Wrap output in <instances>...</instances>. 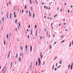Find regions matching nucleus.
Returning a JSON list of instances; mask_svg holds the SVG:
<instances>
[{
  "instance_id": "54",
  "label": "nucleus",
  "mask_w": 73,
  "mask_h": 73,
  "mask_svg": "<svg viewBox=\"0 0 73 73\" xmlns=\"http://www.w3.org/2000/svg\"><path fill=\"white\" fill-rule=\"evenodd\" d=\"M72 45H73V41H72Z\"/></svg>"
},
{
  "instance_id": "20",
  "label": "nucleus",
  "mask_w": 73,
  "mask_h": 73,
  "mask_svg": "<svg viewBox=\"0 0 73 73\" xmlns=\"http://www.w3.org/2000/svg\"><path fill=\"white\" fill-rule=\"evenodd\" d=\"M70 45H69V46H71V42H70Z\"/></svg>"
},
{
  "instance_id": "23",
  "label": "nucleus",
  "mask_w": 73,
  "mask_h": 73,
  "mask_svg": "<svg viewBox=\"0 0 73 73\" xmlns=\"http://www.w3.org/2000/svg\"><path fill=\"white\" fill-rule=\"evenodd\" d=\"M17 56H18V54H17L16 56V58H17Z\"/></svg>"
},
{
  "instance_id": "12",
  "label": "nucleus",
  "mask_w": 73,
  "mask_h": 73,
  "mask_svg": "<svg viewBox=\"0 0 73 73\" xmlns=\"http://www.w3.org/2000/svg\"><path fill=\"white\" fill-rule=\"evenodd\" d=\"M6 37H7V39H8V34H7V36H6Z\"/></svg>"
},
{
  "instance_id": "10",
  "label": "nucleus",
  "mask_w": 73,
  "mask_h": 73,
  "mask_svg": "<svg viewBox=\"0 0 73 73\" xmlns=\"http://www.w3.org/2000/svg\"><path fill=\"white\" fill-rule=\"evenodd\" d=\"M54 65H53L52 67V70H53V69H54Z\"/></svg>"
},
{
  "instance_id": "50",
  "label": "nucleus",
  "mask_w": 73,
  "mask_h": 73,
  "mask_svg": "<svg viewBox=\"0 0 73 73\" xmlns=\"http://www.w3.org/2000/svg\"><path fill=\"white\" fill-rule=\"evenodd\" d=\"M26 8H27V6H26L25 7V9H26Z\"/></svg>"
},
{
  "instance_id": "43",
  "label": "nucleus",
  "mask_w": 73,
  "mask_h": 73,
  "mask_svg": "<svg viewBox=\"0 0 73 73\" xmlns=\"http://www.w3.org/2000/svg\"><path fill=\"white\" fill-rule=\"evenodd\" d=\"M57 16V14L54 16V17H55Z\"/></svg>"
},
{
  "instance_id": "45",
  "label": "nucleus",
  "mask_w": 73,
  "mask_h": 73,
  "mask_svg": "<svg viewBox=\"0 0 73 73\" xmlns=\"http://www.w3.org/2000/svg\"><path fill=\"white\" fill-rule=\"evenodd\" d=\"M31 27V26L30 25H29V28H30V27Z\"/></svg>"
},
{
  "instance_id": "14",
  "label": "nucleus",
  "mask_w": 73,
  "mask_h": 73,
  "mask_svg": "<svg viewBox=\"0 0 73 73\" xmlns=\"http://www.w3.org/2000/svg\"><path fill=\"white\" fill-rule=\"evenodd\" d=\"M33 18H35V13H33Z\"/></svg>"
},
{
  "instance_id": "6",
  "label": "nucleus",
  "mask_w": 73,
  "mask_h": 73,
  "mask_svg": "<svg viewBox=\"0 0 73 73\" xmlns=\"http://www.w3.org/2000/svg\"><path fill=\"white\" fill-rule=\"evenodd\" d=\"M32 29H31V35H32Z\"/></svg>"
},
{
  "instance_id": "24",
  "label": "nucleus",
  "mask_w": 73,
  "mask_h": 73,
  "mask_svg": "<svg viewBox=\"0 0 73 73\" xmlns=\"http://www.w3.org/2000/svg\"><path fill=\"white\" fill-rule=\"evenodd\" d=\"M46 33H47L46 36H47V37H48V32H47Z\"/></svg>"
},
{
  "instance_id": "63",
  "label": "nucleus",
  "mask_w": 73,
  "mask_h": 73,
  "mask_svg": "<svg viewBox=\"0 0 73 73\" xmlns=\"http://www.w3.org/2000/svg\"><path fill=\"white\" fill-rule=\"evenodd\" d=\"M17 29H16H16H15V31H17Z\"/></svg>"
},
{
  "instance_id": "27",
  "label": "nucleus",
  "mask_w": 73,
  "mask_h": 73,
  "mask_svg": "<svg viewBox=\"0 0 73 73\" xmlns=\"http://www.w3.org/2000/svg\"><path fill=\"white\" fill-rule=\"evenodd\" d=\"M56 70H57V68L56 67L54 69V70H55V71H56Z\"/></svg>"
},
{
  "instance_id": "8",
  "label": "nucleus",
  "mask_w": 73,
  "mask_h": 73,
  "mask_svg": "<svg viewBox=\"0 0 73 73\" xmlns=\"http://www.w3.org/2000/svg\"><path fill=\"white\" fill-rule=\"evenodd\" d=\"M18 25L20 27H21V26H20V22H19L18 23Z\"/></svg>"
},
{
  "instance_id": "49",
  "label": "nucleus",
  "mask_w": 73,
  "mask_h": 73,
  "mask_svg": "<svg viewBox=\"0 0 73 73\" xmlns=\"http://www.w3.org/2000/svg\"><path fill=\"white\" fill-rule=\"evenodd\" d=\"M15 11L16 10V6H15L14 7Z\"/></svg>"
},
{
  "instance_id": "51",
  "label": "nucleus",
  "mask_w": 73,
  "mask_h": 73,
  "mask_svg": "<svg viewBox=\"0 0 73 73\" xmlns=\"http://www.w3.org/2000/svg\"><path fill=\"white\" fill-rule=\"evenodd\" d=\"M48 7H46V9H48Z\"/></svg>"
},
{
  "instance_id": "58",
  "label": "nucleus",
  "mask_w": 73,
  "mask_h": 73,
  "mask_svg": "<svg viewBox=\"0 0 73 73\" xmlns=\"http://www.w3.org/2000/svg\"><path fill=\"white\" fill-rule=\"evenodd\" d=\"M51 48H52V47H50L49 48L50 49H51Z\"/></svg>"
},
{
  "instance_id": "59",
  "label": "nucleus",
  "mask_w": 73,
  "mask_h": 73,
  "mask_svg": "<svg viewBox=\"0 0 73 73\" xmlns=\"http://www.w3.org/2000/svg\"><path fill=\"white\" fill-rule=\"evenodd\" d=\"M55 36V35H54L53 36V37H54Z\"/></svg>"
},
{
  "instance_id": "25",
  "label": "nucleus",
  "mask_w": 73,
  "mask_h": 73,
  "mask_svg": "<svg viewBox=\"0 0 73 73\" xmlns=\"http://www.w3.org/2000/svg\"><path fill=\"white\" fill-rule=\"evenodd\" d=\"M40 57H41V58H42V57H43V56L40 55Z\"/></svg>"
},
{
  "instance_id": "46",
  "label": "nucleus",
  "mask_w": 73,
  "mask_h": 73,
  "mask_svg": "<svg viewBox=\"0 0 73 73\" xmlns=\"http://www.w3.org/2000/svg\"><path fill=\"white\" fill-rule=\"evenodd\" d=\"M6 71H7V69H6V70H5V71H4L3 72H4V73H5V72H6Z\"/></svg>"
},
{
  "instance_id": "37",
  "label": "nucleus",
  "mask_w": 73,
  "mask_h": 73,
  "mask_svg": "<svg viewBox=\"0 0 73 73\" xmlns=\"http://www.w3.org/2000/svg\"><path fill=\"white\" fill-rule=\"evenodd\" d=\"M71 66L73 67V62H72V63L71 65Z\"/></svg>"
},
{
  "instance_id": "19",
  "label": "nucleus",
  "mask_w": 73,
  "mask_h": 73,
  "mask_svg": "<svg viewBox=\"0 0 73 73\" xmlns=\"http://www.w3.org/2000/svg\"><path fill=\"white\" fill-rule=\"evenodd\" d=\"M4 17H3L2 18V21H3V22L4 21Z\"/></svg>"
},
{
  "instance_id": "13",
  "label": "nucleus",
  "mask_w": 73,
  "mask_h": 73,
  "mask_svg": "<svg viewBox=\"0 0 73 73\" xmlns=\"http://www.w3.org/2000/svg\"><path fill=\"white\" fill-rule=\"evenodd\" d=\"M9 54H8V55L7 56V59H8V58H9Z\"/></svg>"
},
{
  "instance_id": "15",
  "label": "nucleus",
  "mask_w": 73,
  "mask_h": 73,
  "mask_svg": "<svg viewBox=\"0 0 73 73\" xmlns=\"http://www.w3.org/2000/svg\"><path fill=\"white\" fill-rule=\"evenodd\" d=\"M32 66V63H31V66H30L31 68Z\"/></svg>"
},
{
  "instance_id": "28",
  "label": "nucleus",
  "mask_w": 73,
  "mask_h": 73,
  "mask_svg": "<svg viewBox=\"0 0 73 73\" xmlns=\"http://www.w3.org/2000/svg\"><path fill=\"white\" fill-rule=\"evenodd\" d=\"M35 2H36V4H37V0L35 1Z\"/></svg>"
},
{
  "instance_id": "38",
  "label": "nucleus",
  "mask_w": 73,
  "mask_h": 73,
  "mask_svg": "<svg viewBox=\"0 0 73 73\" xmlns=\"http://www.w3.org/2000/svg\"><path fill=\"white\" fill-rule=\"evenodd\" d=\"M42 36H40V40H41V39H42Z\"/></svg>"
},
{
  "instance_id": "31",
  "label": "nucleus",
  "mask_w": 73,
  "mask_h": 73,
  "mask_svg": "<svg viewBox=\"0 0 73 73\" xmlns=\"http://www.w3.org/2000/svg\"><path fill=\"white\" fill-rule=\"evenodd\" d=\"M15 23L16 24H17V20H15Z\"/></svg>"
},
{
  "instance_id": "18",
  "label": "nucleus",
  "mask_w": 73,
  "mask_h": 73,
  "mask_svg": "<svg viewBox=\"0 0 73 73\" xmlns=\"http://www.w3.org/2000/svg\"><path fill=\"white\" fill-rule=\"evenodd\" d=\"M5 44H6V42L5 40H4V45H5Z\"/></svg>"
},
{
  "instance_id": "41",
  "label": "nucleus",
  "mask_w": 73,
  "mask_h": 73,
  "mask_svg": "<svg viewBox=\"0 0 73 73\" xmlns=\"http://www.w3.org/2000/svg\"><path fill=\"white\" fill-rule=\"evenodd\" d=\"M12 63H13V62H12L11 63V66H12Z\"/></svg>"
},
{
  "instance_id": "55",
  "label": "nucleus",
  "mask_w": 73,
  "mask_h": 73,
  "mask_svg": "<svg viewBox=\"0 0 73 73\" xmlns=\"http://www.w3.org/2000/svg\"><path fill=\"white\" fill-rule=\"evenodd\" d=\"M57 58V57L56 56V57H55V59H56V58Z\"/></svg>"
},
{
  "instance_id": "64",
  "label": "nucleus",
  "mask_w": 73,
  "mask_h": 73,
  "mask_svg": "<svg viewBox=\"0 0 73 73\" xmlns=\"http://www.w3.org/2000/svg\"><path fill=\"white\" fill-rule=\"evenodd\" d=\"M68 31V30L66 29L65 30V31H66H66Z\"/></svg>"
},
{
  "instance_id": "11",
  "label": "nucleus",
  "mask_w": 73,
  "mask_h": 73,
  "mask_svg": "<svg viewBox=\"0 0 73 73\" xmlns=\"http://www.w3.org/2000/svg\"><path fill=\"white\" fill-rule=\"evenodd\" d=\"M60 64H62V61H61V60H60L59 62Z\"/></svg>"
},
{
  "instance_id": "16",
  "label": "nucleus",
  "mask_w": 73,
  "mask_h": 73,
  "mask_svg": "<svg viewBox=\"0 0 73 73\" xmlns=\"http://www.w3.org/2000/svg\"><path fill=\"white\" fill-rule=\"evenodd\" d=\"M64 41H65V40H63L60 43H62V42H64Z\"/></svg>"
},
{
  "instance_id": "39",
  "label": "nucleus",
  "mask_w": 73,
  "mask_h": 73,
  "mask_svg": "<svg viewBox=\"0 0 73 73\" xmlns=\"http://www.w3.org/2000/svg\"><path fill=\"white\" fill-rule=\"evenodd\" d=\"M16 15V13L15 12H14V15Z\"/></svg>"
},
{
  "instance_id": "22",
  "label": "nucleus",
  "mask_w": 73,
  "mask_h": 73,
  "mask_svg": "<svg viewBox=\"0 0 73 73\" xmlns=\"http://www.w3.org/2000/svg\"><path fill=\"white\" fill-rule=\"evenodd\" d=\"M31 11H32L33 10V9L32 8V7H31Z\"/></svg>"
},
{
  "instance_id": "34",
  "label": "nucleus",
  "mask_w": 73,
  "mask_h": 73,
  "mask_svg": "<svg viewBox=\"0 0 73 73\" xmlns=\"http://www.w3.org/2000/svg\"><path fill=\"white\" fill-rule=\"evenodd\" d=\"M58 65V63H56V66H57V65Z\"/></svg>"
},
{
  "instance_id": "4",
  "label": "nucleus",
  "mask_w": 73,
  "mask_h": 73,
  "mask_svg": "<svg viewBox=\"0 0 73 73\" xmlns=\"http://www.w3.org/2000/svg\"><path fill=\"white\" fill-rule=\"evenodd\" d=\"M29 16L30 17H31V12H30V11H29Z\"/></svg>"
},
{
  "instance_id": "57",
  "label": "nucleus",
  "mask_w": 73,
  "mask_h": 73,
  "mask_svg": "<svg viewBox=\"0 0 73 73\" xmlns=\"http://www.w3.org/2000/svg\"><path fill=\"white\" fill-rule=\"evenodd\" d=\"M71 7L73 8V6L72 5H71Z\"/></svg>"
},
{
  "instance_id": "56",
  "label": "nucleus",
  "mask_w": 73,
  "mask_h": 73,
  "mask_svg": "<svg viewBox=\"0 0 73 73\" xmlns=\"http://www.w3.org/2000/svg\"><path fill=\"white\" fill-rule=\"evenodd\" d=\"M4 70V68H3V70H2V71L3 72V70Z\"/></svg>"
},
{
  "instance_id": "40",
  "label": "nucleus",
  "mask_w": 73,
  "mask_h": 73,
  "mask_svg": "<svg viewBox=\"0 0 73 73\" xmlns=\"http://www.w3.org/2000/svg\"><path fill=\"white\" fill-rule=\"evenodd\" d=\"M56 43H57V42H55L54 43V45H55V44H56Z\"/></svg>"
},
{
  "instance_id": "17",
  "label": "nucleus",
  "mask_w": 73,
  "mask_h": 73,
  "mask_svg": "<svg viewBox=\"0 0 73 73\" xmlns=\"http://www.w3.org/2000/svg\"><path fill=\"white\" fill-rule=\"evenodd\" d=\"M10 19H11V14L10 15Z\"/></svg>"
},
{
  "instance_id": "32",
  "label": "nucleus",
  "mask_w": 73,
  "mask_h": 73,
  "mask_svg": "<svg viewBox=\"0 0 73 73\" xmlns=\"http://www.w3.org/2000/svg\"><path fill=\"white\" fill-rule=\"evenodd\" d=\"M23 12H24V10L23 9L22 10V13H23Z\"/></svg>"
},
{
  "instance_id": "29",
  "label": "nucleus",
  "mask_w": 73,
  "mask_h": 73,
  "mask_svg": "<svg viewBox=\"0 0 73 73\" xmlns=\"http://www.w3.org/2000/svg\"><path fill=\"white\" fill-rule=\"evenodd\" d=\"M10 53H11V51H9V53L8 54L10 55Z\"/></svg>"
},
{
  "instance_id": "61",
  "label": "nucleus",
  "mask_w": 73,
  "mask_h": 73,
  "mask_svg": "<svg viewBox=\"0 0 73 73\" xmlns=\"http://www.w3.org/2000/svg\"><path fill=\"white\" fill-rule=\"evenodd\" d=\"M40 56L42 55V54L41 53V52H40Z\"/></svg>"
},
{
  "instance_id": "30",
  "label": "nucleus",
  "mask_w": 73,
  "mask_h": 73,
  "mask_svg": "<svg viewBox=\"0 0 73 73\" xmlns=\"http://www.w3.org/2000/svg\"><path fill=\"white\" fill-rule=\"evenodd\" d=\"M52 24H53V23H52L51 24V27H52Z\"/></svg>"
},
{
  "instance_id": "44",
  "label": "nucleus",
  "mask_w": 73,
  "mask_h": 73,
  "mask_svg": "<svg viewBox=\"0 0 73 73\" xmlns=\"http://www.w3.org/2000/svg\"><path fill=\"white\" fill-rule=\"evenodd\" d=\"M27 37L28 38H29V35H28Z\"/></svg>"
},
{
  "instance_id": "5",
  "label": "nucleus",
  "mask_w": 73,
  "mask_h": 73,
  "mask_svg": "<svg viewBox=\"0 0 73 73\" xmlns=\"http://www.w3.org/2000/svg\"><path fill=\"white\" fill-rule=\"evenodd\" d=\"M19 61L20 62L21 61V57H20L19 59Z\"/></svg>"
},
{
  "instance_id": "42",
  "label": "nucleus",
  "mask_w": 73,
  "mask_h": 73,
  "mask_svg": "<svg viewBox=\"0 0 73 73\" xmlns=\"http://www.w3.org/2000/svg\"><path fill=\"white\" fill-rule=\"evenodd\" d=\"M70 64L69 66H68V68H70Z\"/></svg>"
},
{
  "instance_id": "2",
  "label": "nucleus",
  "mask_w": 73,
  "mask_h": 73,
  "mask_svg": "<svg viewBox=\"0 0 73 73\" xmlns=\"http://www.w3.org/2000/svg\"><path fill=\"white\" fill-rule=\"evenodd\" d=\"M30 50L31 52H32V46H31L30 47Z\"/></svg>"
},
{
  "instance_id": "52",
  "label": "nucleus",
  "mask_w": 73,
  "mask_h": 73,
  "mask_svg": "<svg viewBox=\"0 0 73 73\" xmlns=\"http://www.w3.org/2000/svg\"><path fill=\"white\" fill-rule=\"evenodd\" d=\"M15 65H16V64H17V62H15Z\"/></svg>"
},
{
  "instance_id": "53",
  "label": "nucleus",
  "mask_w": 73,
  "mask_h": 73,
  "mask_svg": "<svg viewBox=\"0 0 73 73\" xmlns=\"http://www.w3.org/2000/svg\"><path fill=\"white\" fill-rule=\"evenodd\" d=\"M7 6H8V3H7Z\"/></svg>"
},
{
  "instance_id": "3",
  "label": "nucleus",
  "mask_w": 73,
  "mask_h": 73,
  "mask_svg": "<svg viewBox=\"0 0 73 73\" xmlns=\"http://www.w3.org/2000/svg\"><path fill=\"white\" fill-rule=\"evenodd\" d=\"M37 64H38V63H37V60L36 61V66H37Z\"/></svg>"
},
{
  "instance_id": "60",
  "label": "nucleus",
  "mask_w": 73,
  "mask_h": 73,
  "mask_svg": "<svg viewBox=\"0 0 73 73\" xmlns=\"http://www.w3.org/2000/svg\"><path fill=\"white\" fill-rule=\"evenodd\" d=\"M26 48H27V45H26L25 46Z\"/></svg>"
},
{
  "instance_id": "62",
  "label": "nucleus",
  "mask_w": 73,
  "mask_h": 73,
  "mask_svg": "<svg viewBox=\"0 0 73 73\" xmlns=\"http://www.w3.org/2000/svg\"><path fill=\"white\" fill-rule=\"evenodd\" d=\"M45 31H46V28L45 29Z\"/></svg>"
},
{
  "instance_id": "1",
  "label": "nucleus",
  "mask_w": 73,
  "mask_h": 73,
  "mask_svg": "<svg viewBox=\"0 0 73 73\" xmlns=\"http://www.w3.org/2000/svg\"><path fill=\"white\" fill-rule=\"evenodd\" d=\"M38 66H40V64H41V61L40 60V59L38 58Z\"/></svg>"
},
{
  "instance_id": "48",
  "label": "nucleus",
  "mask_w": 73,
  "mask_h": 73,
  "mask_svg": "<svg viewBox=\"0 0 73 73\" xmlns=\"http://www.w3.org/2000/svg\"><path fill=\"white\" fill-rule=\"evenodd\" d=\"M21 50H22V49H23V48H22V46H21Z\"/></svg>"
},
{
  "instance_id": "33",
  "label": "nucleus",
  "mask_w": 73,
  "mask_h": 73,
  "mask_svg": "<svg viewBox=\"0 0 73 73\" xmlns=\"http://www.w3.org/2000/svg\"><path fill=\"white\" fill-rule=\"evenodd\" d=\"M36 27H37V26L36 25H35V29H36Z\"/></svg>"
},
{
  "instance_id": "9",
  "label": "nucleus",
  "mask_w": 73,
  "mask_h": 73,
  "mask_svg": "<svg viewBox=\"0 0 73 73\" xmlns=\"http://www.w3.org/2000/svg\"><path fill=\"white\" fill-rule=\"evenodd\" d=\"M30 3L31 4H32V0H30Z\"/></svg>"
},
{
  "instance_id": "47",
  "label": "nucleus",
  "mask_w": 73,
  "mask_h": 73,
  "mask_svg": "<svg viewBox=\"0 0 73 73\" xmlns=\"http://www.w3.org/2000/svg\"><path fill=\"white\" fill-rule=\"evenodd\" d=\"M14 17H16V15H14Z\"/></svg>"
},
{
  "instance_id": "36",
  "label": "nucleus",
  "mask_w": 73,
  "mask_h": 73,
  "mask_svg": "<svg viewBox=\"0 0 73 73\" xmlns=\"http://www.w3.org/2000/svg\"><path fill=\"white\" fill-rule=\"evenodd\" d=\"M70 12V11L69 10H68V13H69Z\"/></svg>"
},
{
  "instance_id": "35",
  "label": "nucleus",
  "mask_w": 73,
  "mask_h": 73,
  "mask_svg": "<svg viewBox=\"0 0 73 73\" xmlns=\"http://www.w3.org/2000/svg\"><path fill=\"white\" fill-rule=\"evenodd\" d=\"M73 67L71 66L70 69L72 70V69Z\"/></svg>"
},
{
  "instance_id": "21",
  "label": "nucleus",
  "mask_w": 73,
  "mask_h": 73,
  "mask_svg": "<svg viewBox=\"0 0 73 73\" xmlns=\"http://www.w3.org/2000/svg\"><path fill=\"white\" fill-rule=\"evenodd\" d=\"M7 19H8V14L7 13Z\"/></svg>"
},
{
  "instance_id": "7",
  "label": "nucleus",
  "mask_w": 73,
  "mask_h": 73,
  "mask_svg": "<svg viewBox=\"0 0 73 73\" xmlns=\"http://www.w3.org/2000/svg\"><path fill=\"white\" fill-rule=\"evenodd\" d=\"M37 31H36V35H35V36H37Z\"/></svg>"
},
{
  "instance_id": "26",
  "label": "nucleus",
  "mask_w": 73,
  "mask_h": 73,
  "mask_svg": "<svg viewBox=\"0 0 73 73\" xmlns=\"http://www.w3.org/2000/svg\"><path fill=\"white\" fill-rule=\"evenodd\" d=\"M60 66H61V65H60L57 68H59V67H60Z\"/></svg>"
}]
</instances>
